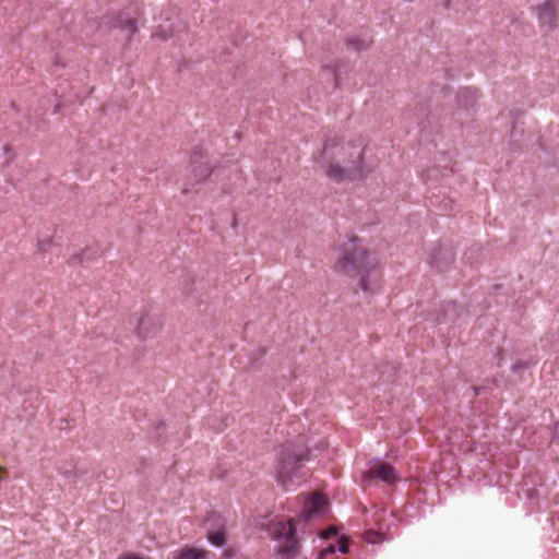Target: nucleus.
<instances>
[{"instance_id": "6e6552de", "label": "nucleus", "mask_w": 559, "mask_h": 559, "mask_svg": "<svg viewBox=\"0 0 559 559\" xmlns=\"http://www.w3.org/2000/svg\"><path fill=\"white\" fill-rule=\"evenodd\" d=\"M454 261V255L451 251H439L431 258V264L438 270L445 271L450 264Z\"/></svg>"}, {"instance_id": "aec40b11", "label": "nucleus", "mask_w": 559, "mask_h": 559, "mask_svg": "<svg viewBox=\"0 0 559 559\" xmlns=\"http://www.w3.org/2000/svg\"><path fill=\"white\" fill-rule=\"evenodd\" d=\"M348 44L354 45L356 49H360L361 46H359L356 41L349 40Z\"/></svg>"}, {"instance_id": "423d86ee", "label": "nucleus", "mask_w": 559, "mask_h": 559, "mask_svg": "<svg viewBox=\"0 0 559 559\" xmlns=\"http://www.w3.org/2000/svg\"><path fill=\"white\" fill-rule=\"evenodd\" d=\"M556 10L557 7L555 0H546L544 3L535 8L540 27H545L547 29H552L555 27Z\"/></svg>"}, {"instance_id": "dca6fc26", "label": "nucleus", "mask_w": 559, "mask_h": 559, "mask_svg": "<svg viewBox=\"0 0 559 559\" xmlns=\"http://www.w3.org/2000/svg\"><path fill=\"white\" fill-rule=\"evenodd\" d=\"M348 548H349V539L343 536L338 542V550L342 554H346V552H348Z\"/></svg>"}, {"instance_id": "9b49d317", "label": "nucleus", "mask_w": 559, "mask_h": 559, "mask_svg": "<svg viewBox=\"0 0 559 559\" xmlns=\"http://www.w3.org/2000/svg\"><path fill=\"white\" fill-rule=\"evenodd\" d=\"M207 539L212 545L216 547H222L225 544V534L224 532L221 531L209 532Z\"/></svg>"}, {"instance_id": "4468645a", "label": "nucleus", "mask_w": 559, "mask_h": 559, "mask_svg": "<svg viewBox=\"0 0 559 559\" xmlns=\"http://www.w3.org/2000/svg\"><path fill=\"white\" fill-rule=\"evenodd\" d=\"M123 27H126L128 29L129 36H132L138 31L136 21L133 19H129L126 21V24L123 25Z\"/></svg>"}, {"instance_id": "7ed1b4c3", "label": "nucleus", "mask_w": 559, "mask_h": 559, "mask_svg": "<svg viewBox=\"0 0 559 559\" xmlns=\"http://www.w3.org/2000/svg\"><path fill=\"white\" fill-rule=\"evenodd\" d=\"M272 537L278 545L276 554L282 559H294L299 554V543L296 538V527L292 520L277 522L272 528Z\"/></svg>"}, {"instance_id": "2eb2a0df", "label": "nucleus", "mask_w": 559, "mask_h": 559, "mask_svg": "<svg viewBox=\"0 0 559 559\" xmlns=\"http://www.w3.org/2000/svg\"><path fill=\"white\" fill-rule=\"evenodd\" d=\"M146 320H148V318H141L138 324V331L143 336H146L148 332V329L146 328Z\"/></svg>"}, {"instance_id": "20e7f679", "label": "nucleus", "mask_w": 559, "mask_h": 559, "mask_svg": "<svg viewBox=\"0 0 559 559\" xmlns=\"http://www.w3.org/2000/svg\"><path fill=\"white\" fill-rule=\"evenodd\" d=\"M376 479L382 480L388 486H393L396 480L394 468L389 464H377L372 466L365 475L364 483L366 486H377Z\"/></svg>"}, {"instance_id": "f257e3e1", "label": "nucleus", "mask_w": 559, "mask_h": 559, "mask_svg": "<svg viewBox=\"0 0 559 559\" xmlns=\"http://www.w3.org/2000/svg\"><path fill=\"white\" fill-rule=\"evenodd\" d=\"M333 271L357 280L359 288L365 293H376L382 282L378 257L357 238L348 239L340 247Z\"/></svg>"}, {"instance_id": "412c9836", "label": "nucleus", "mask_w": 559, "mask_h": 559, "mask_svg": "<svg viewBox=\"0 0 559 559\" xmlns=\"http://www.w3.org/2000/svg\"><path fill=\"white\" fill-rule=\"evenodd\" d=\"M189 190H190V189H189L188 187H186V188L183 189V192H185V193H187V192H189Z\"/></svg>"}, {"instance_id": "1a4fd4ad", "label": "nucleus", "mask_w": 559, "mask_h": 559, "mask_svg": "<svg viewBox=\"0 0 559 559\" xmlns=\"http://www.w3.org/2000/svg\"><path fill=\"white\" fill-rule=\"evenodd\" d=\"M326 176L336 182H342L348 178L352 179L349 171H347L345 168L341 167L337 164H331L328 167Z\"/></svg>"}, {"instance_id": "9d476101", "label": "nucleus", "mask_w": 559, "mask_h": 559, "mask_svg": "<svg viewBox=\"0 0 559 559\" xmlns=\"http://www.w3.org/2000/svg\"><path fill=\"white\" fill-rule=\"evenodd\" d=\"M207 551L195 548H186L175 554V559H203Z\"/></svg>"}, {"instance_id": "39448f33", "label": "nucleus", "mask_w": 559, "mask_h": 559, "mask_svg": "<svg viewBox=\"0 0 559 559\" xmlns=\"http://www.w3.org/2000/svg\"><path fill=\"white\" fill-rule=\"evenodd\" d=\"M329 508L328 499L322 491H312V495L306 501L302 516L308 520L316 515H323Z\"/></svg>"}, {"instance_id": "ddd939ff", "label": "nucleus", "mask_w": 559, "mask_h": 559, "mask_svg": "<svg viewBox=\"0 0 559 559\" xmlns=\"http://www.w3.org/2000/svg\"><path fill=\"white\" fill-rule=\"evenodd\" d=\"M348 148L352 150L349 153L350 162L352 163H360L364 150L360 147V145H348Z\"/></svg>"}, {"instance_id": "f03ea898", "label": "nucleus", "mask_w": 559, "mask_h": 559, "mask_svg": "<svg viewBox=\"0 0 559 559\" xmlns=\"http://www.w3.org/2000/svg\"><path fill=\"white\" fill-rule=\"evenodd\" d=\"M309 461V451L302 438L283 444L278 451L276 473L282 485H286L296 472Z\"/></svg>"}, {"instance_id": "a211bd4d", "label": "nucleus", "mask_w": 559, "mask_h": 559, "mask_svg": "<svg viewBox=\"0 0 559 559\" xmlns=\"http://www.w3.org/2000/svg\"><path fill=\"white\" fill-rule=\"evenodd\" d=\"M335 145L331 142V141H328L325 142L324 144V153L325 154H329L330 151L334 147Z\"/></svg>"}, {"instance_id": "f3484780", "label": "nucleus", "mask_w": 559, "mask_h": 559, "mask_svg": "<svg viewBox=\"0 0 559 559\" xmlns=\"http://www.w3.org/2000/svg\"><path fill=\"white\" fill-rule=\"evenodd\" d=\"M335 534H336V530L333 526H330L329 528L324 530L321 533V537L324 538V539H328V538L332 537Z\"/></svg>"}, {"instance_id": "0eeeda50", "label": "nucleus", "mask_w": 559, "mask_h": 559, "mask_svg": "<svg viewBox=\"0 0 559 559\" xmlns=\"http://www.w3.org/2000/svg\"><path fill=\"white\" fill-rule=\"evenodd\" d=\"M191 174L194 179V183H201L207 179L212 174V167L207 160H203L202 156L193 158L191 162Z\"/></svg>"}, {"instance_id": "f8f14e48", "label": "nucleus", "mask_w": 559, "mask_h": 559, "mask_svg": "<svg viewBox=\"0 0 559 559\" xmlns=\"http://www.w3.org/2000/svg\"><path fill=\"white\" fill-rule=\"evenodd\" d=\"M364 538L369 544H378L384 540L382 534L372 530L366 531Z\"/></svg>"}, {"instance_id": "6ab92c4d", "label": "nucleus", "mask_w": 559, "mask_h": 559, "mask_svg": "<svg viewBox=\"0 0 559 559\" xmlns=\"http://www.w3.org/2000/svg\"><path fill=\"white\" fill-rule=\"evenodd\" d=\"M334 551V547H329L322 551V555L332 554Z\"/></svg>"}]
</instances>
